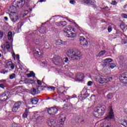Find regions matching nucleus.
<instances>
[{
    "label": "nucleus",
    "instance_id": "6e6d98bb",
    "mask_svg": "<svg viewBox=\"0 0 127 127\" xmlns=\"http://www.w3.org/2000/svg\"><path fill=\"white\" fill-rule=\"evenodd\" d=\"M44 0H40V2H42Z\"/></svg>",
    "mask_w": 127,
    "mask_h": 127
},
{
    "label": "nucleus",
    "instance_id": "58836bf2",
    "mask_svg": "<svg viewBox=\"0 0 127 127\" xmlns=\"http://www.w3.org/2000/svg\"><path fill=\"white\" fill-rule=\"evenodd\" d=\"M30 74H31V76H32V77H35V73H34L33 71H30Z\"/></svg>",
    "mask_w": 127,
    "mask_h": 127
},
{
    "label": "nucleus",
    "instance_id": "5fc2aeb1",
    "mask_svg": "<svg viewBox=\"0 0 127 127\" xmlns=\"http://www.w3.org/2000/svg\"><path fill=\"white\" fill-rule=\"evenodd\" d=\"M109 80H112V79H113V77H109Z\"/></svg>",
    "mask_w": 127,
    "mask_h": 127
},
{
    "label": "nucleus",
    "instance_id": "393cba45",
    "mask_svg": "<svg viewBox=\"0 0 127 127\" xmlns=\"http://www.w3.org/2000/svg\"><path fill=\"white\" fill-rule=\"evenodd\" d=\"M23 25V23L21 22H19L18 23V25H17L18 29H20V28H21V26H22Z\"/></svg>",
    "mask_w": 127,
    "mask_h": 127
},
{
    "label": "nucleus",
    "instance_id": "1a4fd4ad",
    "mask_svg": "<svg viewBox=\"0 0 127 127\" xmlns=\"http://www.w3.org/2000/svg\"><path fill=\"white\" fill-rule=\"evenodd\" d=\"M55 59V64L56 65H58L59 66H61L62 64L61 63V60H60V57L58 56H55L54 57Z\"/></svg>",
    "mask_w": 127,
    "mask_h": 127
},
{
    "label": "nucleus",
    "instance_id": "864d4df0",
    "mask_svg": "<svg viewBox=\"0 0 127 127\" xmlns=\"http://www.w3.org/2000/svg\"><path fill=\"white\" fill-rule=\"evenodd\" d=\"M36 54H38V55H39V52L37 51V52H36Z\"/></svg>",
    "mask_w": 127,
    "mask_h": 127
},
{
    "label": "nucleus",
    "instance_id": "a18cd8bd",
    "mask_svg": "<svg viewBox=\"0 0 127 127\" xmlns=\"http://www.w3.org/2000/svg\"><path fill=\"white\" fill-rule=\"evenodd\" d=\"M0 88H1L2 89H4V84H0Z\"/></svg>",
    "mask_w": 127,
    "mask_h": 127
},
{
    "label": "nucleus",
    "instance_id": "de8ad7c7",
    "mask_svg": "<svg viewBox=\"0 0 127 127\" xmlns=\"http://www.w3.org/2000/svg\"><path fill=\"white\" fill-rule=\"evenodd\" d=\"M27 76H28V78H29L30 77H32L30 73L27 74Z\"/></svg>",
    "mask_w": 127,
    "mask_h": 127
},
{
    "label": "nucleus",
    "instance_id": "7ed1b4c3",
    "mask_svg": "<svg viewBox=\"0 0 127 127\" xmlns=\"http://www.w3.org/2000/svg\"><path fill=\"white\" fill-rule=\"evenodd\" d=\"M25 4V0H14L13 6L16 8H21Z\"/></svg>",
    "mask_w": 127,
    "mask_h": 127
},
{
    "label": "nucleus",
    "instance_id": "ea45409f",
    "mask_svg": "<svg viewBox=\"0 0 127 127\" xmlns=\"http://www.w3.org/2000/svg\"><path fill=\"white\" fill-rule=\"evenodd\" d=\"M112 127V123H107V125L105 127Z\"/></svg>",
    "mask_w": 127,
    "mask_h": 127
},
{
    "label": "nucleus",
    "instance_id": "052dcab7",
    "mask_svg": "<svg viewBox=\"0 0 127 127\" xmlns=\"http://www.w3.org/2000/svg\"><path fill=\"white\" fill-rule=\"evenodd\" d=\"M109 7L108 6H106V8H108Z\"/></svg>",
    "mask_w": 127,
    "mask_h": 127
},
{
    "label": "nucleus",
    "instance_id": "f3484780",
    "mask_svg": "<svg viewBox=\"0 0 127 127\" xmlns=\"http://www.w3.org/2000/svg\"><path fill=\"white\" fill-rule=\"evenodd\" d=\"M31 103L32 105H36L38 103V99L36 97H33L31 99Z\"/></svg>",
    "mask_w": 127,
    "mask_h": 127
},
{
    "label": "nucleus",
    "instance_id": "bf43d9fd",
    "mask_svg": "<svg viewBox=\"0 0 127 127\" xmlns=\"http://www.w3.org/2000/svg\"><path fill=\"white\" fill-rule=\"evenodd\" d=\"M0 57H1V54L0 53Z\"/></svg>",
    "mask_w": 127,
    "mask_h": 127
},
{
    "label": "nucleus",
    "instance_id": "412c9836",
    "mask_svg": "<svg viewBox=\"0 0 127 127\" xmlns=\"http://www.w3.org/2000/svg\"><path fill=\"white\" fill-rule=\"evenodd\" d=\"M105 54H106V51H101L98 55V56L99 57H102V56H104Z\"/></svg>",
    "mask_w": 127,
    "mask_h": 127
},
{
    "label": "nucleus",
    "instance_id": "79ce46f5",
    "mask_svg": "<svg viewBox=\"0 0 127 127\" xmlns=\"http://www.w3.org/2000/svg\"><path fill=\"white\" fill-rule=\"evenodd\" d=\"M69 2L71 4H75V3H76V1L75 0H70Z\"/></svg>",
    "mask_w": 127,
    "mask_h": 127
},
{
    "label": "nucleus",
    "instance_id": "aec40b11",
    "mask_svg": "<svg viewBox=\"0 0 127 127\" xmlns=\"http://www.w3.org/2000/svg\"><path fill=\"white\" fill-rule=\"evenodd\" d=\"M121 125L123 126V127H127V120H122Z\"/></svg>",
    "mask_w": 127,
    "mask_h": 127
},
{
    "label": "nucleus",
    "instance_id": "f257e3e1",
    "mask_svg": "<svg viewBox=\"0 0 127 127\" xmlns=\"http://www.w3.org/2000/svg\"><path fill=\"white\" fill-rule=\"evenodd\" d=\"M66 55L68 57H70L73 60H78V59H80V57H81V53L77 49H69L66 52Z\"/></svg>",
    "mask_w": 127,
    "mask_h": 127
},
{
    "label": "nucleus",
    "instance_id": "2eb2a0df",
    "mask_svg": "<svg viewBox=\"0 0 127 127\" xmlns=\"http://www.w3.org/2000/svg\"><path fill=\"white\" fill-rule=\"evenodd\" d=\"M7 100V96L5 93H4L0 96V101H4Z\"/></svg>",
    "mask_w": 127,
    "mask_h": 127
},
{
    "label": "nucleus",
    "instance_id": "4be33fe9",
    "mask_svg": "<svg viewBox=\"0 0 127 127\" xmlns=\"http://www.w3.org/2000/svg\"><path fill=\"white\" fill-rule=\"evenodd\" d=\"M43 119V117L42 116H39L37 118H36V121L37 123H41V121H42Z\"/></svg>",
    "mask_w": 127,
    "mask_h": 127
},
{
    "label": "nucleus",
    "instance_id": "8fccbe9b",
    "mask_svg": "<svg viewBox=\"0 0 127 127\" xmlns=\"http://www.w3.org/2000/svg\"><path fill=\"white\" fill-rule=\"evenodd\" d=\"M61 121L62 122H65V118H62L61 119Z\"/></svg>",
    "mask_w": 127,
    "mask_h": 127
},
{
    "label": "nucleus",
    "instance_id": "e2e57ef3",
    "mask_svg": "<svg viewBox=\"0 0 127 127\" xmlns=\"http://www.w3.org/2000/svg\"><path fill=\"white\" fill-rule=\"evenodd\" d=\"M126 121H127V118H126Z\"/></svg>",
    "mask_w": 127,
    "mask_h": 127
},
{
    "label": "nucleus",
    "instance_id": "c85d7f7f",
    "mask_svg": "<svg viewBox=\"0 0 127 127\" xmlns=\"http://www.w3.org/2000/svg\"><path fill=\"white\" fill-rule=\"evenodd\" d=\"M31 81V80L28 79L27 78H25V80H24V82H25V84H29V83H30Z\"/></svg>",
    "mask_w": 127,
    "mask_h": 127
},
{
    "label": "nucleus",
    "instance_id": "4468645a",
    "mask_svg": "<svg viewBox=\"0 0 127 127\" xmlns=\"http://www.w3.org/2000/svg\"><path fill=\"white\" fill-rule=\"evenodd\" d=\"M6 65L7 66V68H10V69H12V70H13L14 69V64H13L11 62H8Z\"/></svg>",
    "mask_w": 127,
    "mask_h": 127
},
{
    "label": "nucleus",
    "instance_id": "473e14b6",
    "mask_svg": "<svg viewBox=\"0 0 127 127\" xmlns=\"http://www.w3.org/2000/svg\"><path fill=\"white\" fill-rule=\"evenodd\" d=\"M112 30H113V28L112 27V26L111 25L109 26L108 28V32H111Z\"/></svg>",
    "mask_w": 127,
    "mask_h": 127
},
{
    "label": "nucleus",
    "instance_id": "6ab92c4d",
    "mask_svg": "<svg viewBox=\"0 0 127 127\" xmlns=\"http://www.w3.org/2000/svg\"><path fill=\"white\" fill-rule=\"evenodd\" d=\"M39 32L40 33H43V34L46 33V27H43L39 30Z\"/></svg>",
    "mask_w": 127,
    "mask_h": 127
},
{
    "label": "nucleus",
    "instance_id": "cd10ccee",
    "mask_svg": "<svg viewBox=\"0 0 127 127\" xmlns=\"http://www.w3.org/2000/svg\"><path fill=\"white\" fill-rule=\"evenodd\" d=\"M108 99L111 100V99H113V94L112 93H109L107 95Z\"/></svg>",
    "mask_w": 127,
    "mask_h": 127
},
{
    "label": "nucleus",
    "instance_id": "603ef678",
    "mask_svg": "<svg viewBox=\"0 0 127 127\" xmlns=\"http://www.w3.org/2000/svg\"><path fill=\"white\" fill-rule=\"evenodd\" d=\"M17 59H19V55H17Z\"/></svg>",
    "mask_w": 127,
    "mask_h": 127
},
{
    "label": "nucleus",
    "instance_id": "a878e982",
    "mask_svg": "<svg viewBox=\"0 0 127 127\" xmlns=\"http://www.w3.org/2000/svg\"><path fill=\"white\" fill-rule=\"evenodd\" d=\"M109 66L110 67L111 69H114V68L116 67V64L113 63L109 64Z\"/></svg>",
    "mask_w": 127,
    "mask_h": 127
},
{
    "label": "nucleus",
    "instance_id": "39448f33",
    "mask_svg": "<svg viewBox=\"0 0 127 127\" xmlns=\"http://www.w3.org/2000/svg\"><path fill=\"white\" fill-rule=\"evenodd\" d=\"M120 80L122 83L127 84V72H125L121 74Z\"/></svg>",
    "mask_w": 127,
    "mask_h": 127
},
{
    "label": "nucleus",
    "instance_id": "c9c22d12",
    "mask_svg": "<svg viewBox=\"0 0 127 127\" xmlns=\"http://www.w3.org/2000/svg\"><path fill=\"white\" fill-rule=\"evenodd\" d=\"M27 116H28L27 112L25 111L24 113L23 114V117L24 118H27Z\"/></svg>",
    "mask_w": 127,
    "mask_h": 127
},
{
    "label": "nucleus",
    "instance_id": "a211bd4d",
    "mask_svg": "<svg viewBox=\"0 0 127 127\" xmlns=\"http://www.w3.org/2000/svg\"><path fill=\"white\" fill-rule=\"evenodd\" d=\"M114 118V113H113V110L111 109L110 110V112H109V116L106 117L105 119L106 120L108 119H113Z\"/></svg>",
    "mask_w": 127,
    "mask_h": 127
},
{
    "label": "nucleus",
    "instance_id": "3c124183",
    "mask_svg": "<svg viewBox=\"0 0 127 127\" xmlns=\"http://www.w3.org/2000/svg\"><path fill=\"white\" fill-rule=\"evenodd\" d=\"M4 19H5V20H6V21H7V20H8V18H7V17H4Z\"/></svg>",
    "mask_w": 127,
    "mask_h": 127
},
{
    "label": "nucleus",
    "instance_id": "ddd939ff",
    "mask_svg": "<svg viewBox=\"0 0 127 127\" xmlns=\"http://www.w3.org/2000/svg\"><path fill=\"white\" fill-rule=\"evenodd\" d=\"M56 24L57 25V26H66L67 25V22L65 21H60L59 22H56Z\"/></svg>",
    "mask_w": 127,
    "mask_h": 127
},
{
    "label": "nucleus",
    "instance_id": "6e6552de",
    "mask_svg": "<svg viewBox=\"0 0 127 127\" xmlns=\"http://www.w3.org/2000/svg\"><path fill=\"white\" fill-rule=\"evenodd\" d=\"M79 41L81 45H82V46H87L88 45V42L84 36H80Z\"/></svg>",
    "mask_w": 127,
    "mask_h": 127
},
{
    "label": "nucleus",
    "instance_id": "20e7f679",
    "mask_svg": "<svg viewBox=\"0 0 127 127\" xmlns=\"http://www.w3.org/2000/svg\"><path fill=\"white\" fill-rule=\"evenodd\" d=\"M70 28L69 26H67L66 28L64 29V31L65 33H66V37H70V38H74L75 37V34L73 32H70V29H68Z\"/></svg>",
    "mask_w": 127,
    "mask_h": 127
},
{
    "label": "nucleus",
    "instance_id": "7c9ffc66",
    "mask_svg": "<svg viewBox=\"0 0 127 127\" xmlns=\"http://www.w3.org/2000/svg\"><path fill=\"white\" fill-rule=\"evenodd\" d=\"M11 127H20V125L19 124L14 123L12 125Z\"/></svg>",
    "mask_w": 127,
    "mask_h": 127
},
{
    "label": "nucleus",
    "instance_id": "423d86ee",
    "mask_svg": "<svg viewBox=\"0 0 127 127\" xmlns=\"http://www.w3.org/2000/svg\"><path fill=\"white\" fill-rule=\"evenodd\" d=\"M58 109L56 108L52 107L48 110V113L50 115L54 116V115L57 114Z\"/></svg>",
    "mask_w": 127,
    "mask_h": 127
},
{
    "label": "nucleus",
    "instance_id": "e433bc0d",
    "mask_svg": "<svg viewBox=\"0 0 127 127\" xmlns=\"http://www.w3.org/2000/svg\"><path fill=\"white\" fill-rule=\"evenodd\" d=\"M3 37V33L1 31H0V39H1Z\"/></svg>",
    "mask_w": 127,
    "mask_h": 127
},
{
    "label": "nucleus",
    "instance_id": "f704fd0d",
    "mask_svg": "<svg viewBox=\"0 0 127 127\" xmlns=\"http://www.w3.org/2000/svg\"><path fill=\"white\" fill-rule=\"evenodd\" d=\"M104 61H108L109 63H110V62H112V61H113V60H112V59H106L104 60Z\"/></svg>",
    "mask_w": 127,
    "mask_h": 127
},
{
    "label": "nucleus",
    "instance_id": "9d476101",
    "mask_svg": "<svg viewBox=\"0 0 127 127\" xmlns=\"http://www.w3.org/2000/svg\"><path fill=\"white\" fill-rule=\"evenodd\" d=\"M75 78L78 81H82L84 79V74L81 72H78L76 74Z\"/></svg>",
    "mask_w": 127,
    "mask_h": 127
},
{
    "label": "nucleus",
    "instance_id": "a19ab883",
    "mask_svg": "<svg viewBox=\"0 0 127 127\" xmlns=\"http://www.w3.org/2000/svg\"><path fill=\"white\" fill-rule=\"evenodd\" d=\"M111 4H112L113 5H116V4H117V1L116 0L112 1Z\"/></svg>",
    "mask_w": 127,
    "mask_h": 127
},
{
    "label": "nucleus",
    "instance_id": "f03ea898",
    "mask_svg": "<svg viewBox=\"0 0 127 127\" xmlns=\"http://www.w3.org/2000/svg\"><path fill=\"white\" fill-rule=\"evenodd\" d=\"M105 108L97 106L94 108V115L96 118L102 117L105 114Z\"/></svg>",
    "mask_w": 127,
    "mask_h": 127
},
{
    "label": "nucleus",
    "instance_id": "f8f14e48",
    "mask_svg": "<svg viewBox=\"0 0 127 127\" xmlns=\"http://www.w3.org/2000/svg\"><path fill=\"white\" fill-rule=\"evenodd\" d=\"M10 19L13 22H16L17 19H18V16L16 14H11L9 15Z\"/></svg>",
    "mask_w": 127,
    "mask_h": 127
},
{
    "label": "nucleus",
    "instance_id": "dca6fc26",
    "mask_svg": "<svg viewBox=\"0 0 127 127\" xmlns=\"http://www.w3.org/2000/svg\"><path fill=\"white\" fill-rule=\"evenodd\" d=\"M84 2L88 5H93L95 2V1L94 0H84Z\"/></svg>",
    "mask_w": 127,
    "mask_h": 127
},
{
    "label": "nucleus",
    "instance_id": "4d7b16f0",
    "mask_svg": "<svg viewBox=\"0 0 127 127\" xmlns=\"http://www.w3.org/2000/svg\"><path fill=\"white\" fill-rule=\"evenodd\" d=\"M65 44V42H62V44Z\"/></svg>",
    "mask_w": 127,
    "mask_h": 127
},
{
    "label": "nucleus",
    "instance_id": "bb28decb",
    "mask_svg": "<svg viewBox=\"0 0 127 127\" xmlns=\"http://www.w3.org/2000/svg\"><path fill=\"white\" fill-rule=\"evenodd\" d=\"M4 47H5V48L7 49H9V48H10V45H9V44H6V45H3L2 48H4Z\"/></svg>",
    "mask_w": 127,
    "mask_h": 127
},
{
    "label": "nucleus",
    "instance_id": "b1692460",
    "mask_svg": "<svg viewBox=\"0 0 127 127\" xmlns=\"http://www.w3.org/2000/svg\"><path fill=\"white\" fill-rule=\"evenodd\" d=\"M8 40H11V38L12 37V33L11 32H9L7 35Z\"/></svg>",
    "mask_w": 127,
    "mask_h": 127
},
{
    "label": "nucleus",
    "instance_id": "c756f323",
    "mask_svg": "<svg viewBox=\"0 0 127 127\" xmlns=\"http://www.w3.org/2000/svg\"><path fill=\"white\" fill-rule=\"evenodd\" d=\"M32 91H33V93H34V94H39V93H40L39 91H37L35 88H33Z\"/></svg>",
    "mask_w": 127,
    "mask_h": 127
},
{
    "label": "nucleus",
    "instance_id": "09e8293b",
    "mask_svg": "<svg viewBox=\"0 0 127 127\" xmlns=\"http://www.w3.org/2000/svg\"><path fill=\"white\" fill-rule=\"evenodd\" d=\"M50 88L52 90H53V91H54V90H55V87H54L53 86L50 87Z\"/></svg>",
    "mask_w": 127,
    "mask_h": 127
},
{
    "label": "nucleus",
    "instance_id": "37998d69",
    "mask_svg": "<svg viewBox=\"0 0 127 127\" xmlns=\"http://www.w3.org/2000/svg\"><path fill=\"white\" fill-rule=\"evenodd\" d=\"M37 82L38 84V85H42V82L39 80H37Z\"/></svg>",
    "mask_w": 127,
    "mask_h": 127
},
{
    "label": "nucleus",
    "instance_id": "9b49d317",
    "mask_svg": "<svg viewBox=\"0 0 127 127\" xmlns=\"http://www.w3.org/2000/svg\"><path fill=\"white\" fill-rule=\"evenodd\" d=\"M47 123L49 127H56V123L55 122V121H54V120L52 119H49V120H48Z\"/></svg>",
    "mask_w": 127,
    "mask_h": 127
},
{
    "label": "nucleus",
    "instance_id": "13d9d810",
    "mask_svg": "<svg viewBox=\"0 0 127 127\" xmlns=\"http://www.w3.org/2000/svg\"><path fill=\"white\" fill-rule=\"evenodd\" d=\"M6 44H9L8 43V42H6Z\"/></svg>",
    "mask_w": 127,
    "mask_h": 127
},
{
    "label": "nucleus",
    "instance_id": "2f4dec72",
    "mask_svg": "<svg viewBox=\"0 0 127 127\" xmlns=\"http://www.w3.org/2000/svg\"><path fill=\"white\" fill-rule=\"evenodd\" d=\"M121 16H122V17H123V18H126V19H127V14L122 13V14H121Z\"/></svg>",
    "mask_w": 127,
    "mask_h": 127
},
{
    "label": "nucleus",
    "instance_id": "680f3d73",
    "mask_svg": "<svg viewBox=\"0 0 127 127\" xmlns=\"http://www.w3.org/2000/svg\"><path fill=\"white\" fill-rule=\"evenodd\" d=\"M5 72H6V73H7V71H5Z\"/></svg>",
    "mask_w": 127,
    "mask_h": 127
},
{
    "label": "nucleus",
    "instance_id": "5701e85b",
    "mask_svg": "<svg viewBox=\"0 0 127 127\" xmlns=\"http://www.w3.org/2000/svg\"><path fill=\"white\" fill-rule=\"evenodd\" d=\"M99 82L100 84H104V83H106V78H100L99 79Z\"/></svg>",
    "mask_w": 127,
    "mask_h": 127
},
{
    "label": "nucleus",
    "instance_id": "4c0bfd02",
    "mask_svg": "<svg viewBox=\"0 0 127 127\" xmlns=\"http://www.w3.org/2000/svg\"><path fill=\"white\" fill-rule=\"evenodd\" d=\"M64 61L65 62V63H67V62L69 61V59H68V58H64Z\"/></svg>",
    "mask_w": 127,
    "mask_h": 127
},
{
    "label": "nucleus",
    "instance_id": "49530a36",
    "mask_svg": "<svg viewBox=\"0 0 127 127\" xmlns=\"http://www.w3.org/2000/svg\"><path fill=\"white\" fill-rule=\"evenodd\" d=\"M105 80H106V82L105 83H107V82H110V81H111L110 80L109 78H105Z\"/></svg>",
    "mask_w": 127,
    "mask_h": 127
},
{
    "label": "nucleus",
    "instance_id": "c03bdc74",
    "mask_svg": "<svg viewBox=\"0 0 127 127\" xmlns=\"http://www.w3.org/2000/svg\"><path fill=\"white\" fill-rule=\"evenodd\" d=\"M93 84V82L91 81H88L87 83L88 86H91Z\"/></svg>",
    "mask_w": 127,
    "mask_h": 127
},
{
    "label": "nucleus",
    "instance_id": "0eeeda50",
    "mask_svg": "<svg viewBox=\"0 0 127 127\" xmlns=\"http://www.w3.org/2000/svg\"><path fill=\"white\" fill-rule=\"evenodd\" d=\"M20 106H21V102H16L14 104L13 107V108L12 109V112H13L14 113H16V112H17V110L19 109V107H20Z\"/></svg>",
    "mask_w": 127,
    "mask_h": 127
},
{
    "label": "nucleus",
    "instance_id": "72a5a7b5",
    "mask_svg": "<svg viewBox=\"0 0 127 127\" xmlns=\"http://www.w3.org/2000/svg\"><path fill=\"white\" fill-rule=\"evenodd\" d=\"M15 78V74L13 73L10 75V79H13Z\"/></svg>",
    "mask_w": 127,
    "mask_h": 127
}]
</instances>
